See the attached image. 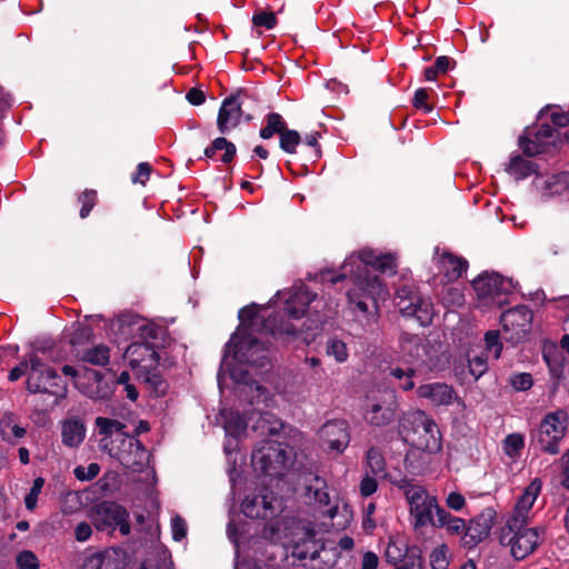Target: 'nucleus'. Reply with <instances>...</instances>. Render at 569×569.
Returning <instances> with one entry per match:
<instances>
[{
    "mask_svg": "<svg viewBox=\"0 0 569 569\" xmlns=\"http://www.w3.org/2000/svg\"><path fill=\"white\" fill-rule=\"evenodd\" d=\"M440 516L436 519L433 527L446 528L447 532L452 536L467 535V523L463 519L451 516L445 509L439 511Z\"/></svg>",
    "mask_w": 569,
    "mask_h": 569,
    "instance_id": "obj_35",
    "label": "nucleus"
},
{
    "mask_svg": "<svg viewBox=\"0 0 569 569\" xmlns=\"http://www.w3.org/2000/svg\"><path fill=\"white\" fill-rule=\"evenodd\" d=\"M506 171L516 180H522L536 172V164L531 160L516 154L510 158Z\"/></svg>",
    "mask_w": 569,
    "mask_h": 569,
    "instance_id": "obj_34",
    "label": "nucleus"
},
{
    "mask_svg": "<svg viewBox=\"0 0 569 569\" xmlns=\"http://www.w3.org/2000/svg\"><path fill=\"white\" fill-rule=\"evenodd\" d=\"M171 532L174 541H181L187 535L186 521L180 516L171 519Z\"/></svg>",
    "mask_w": 569,
    "mask_h": 569,
    "instance_id": "obj_55",
    "label": "nucleus"
},
{
    "mask_svg": "<svg viewBox=\"0 0 569 569\" xmlns=\"http://www.w3.org/2000/svg\"><path fill=\"white\" fill-rule=\"evenodd\" d=\"M347 346L343 341L332 339L328 342L327 346V355L328 356H346L347 355Z\"/></svg>",
    "mask_w": 569,
    "mask_h": 569,
    "instance_id": "obj_62",
    "label": "nucleus"
},
{
    "mask_svg": "<svg viewBox=\"0 0 569 569\" xmlns=\"http://www.w3.org/2000/svg\"><path fill=\"white\" fill-rule=\"evenodd\" d=\"M286 128V122L279 113H269L267 116V126L260 130V137L262 139H270L274 133L281 136Z\"/></svg>",
    "mask_w": 569,
    "mask_h": 569,
    "instance_id": "obj_40",
    "label": "nucleus"
},
{
    "mask_svg": "<svg viewBox=\"0 0 569 569\" xmlns=\"http://www.w3.org/2000/svg\"><path fill=\"white\" fill-rule=\"evenodd\" d=\"M103 449L132 472L142 471L149 462V452L141 441L127 433H121V439L116 441H104Z\"/></svg>",
    "mask_w": 569,
    "mask_h": 569,
    "instance_id": "obj_7",
    "label": "nucleus"
},
{
    "mask_svg": "<svg viewBox=\"0 0 569 569\" xmlns=\"http://www.w3.org/2000/svg\"><path fill=\"white\" fill-rule=\"evenodd\" d=\"M218 150H223L224 153L221 157V160L226 163L230 162L236 154V146L228 141L226 138L219 137L212 141V143L206 148L204 156L207 158L214 157Z\"/></svg>",
    "mask_w": 569,
    "mask_h": 569,
    "instance_id": "obj_36",
    "label": "nucleus"
},
{
    "mask_svg": "<svg viewBox=\"0 0 569 569\" xmlns=\"http://www.w3.org/2000/svg\"><path fill=\"white\" fill-rule=\"evenodd\" d=\"M221 419L226 431V443L224 452L228 457V461L232 460V456L236 455L238 448V439L243 435L247 428V421L243 419L238 411L232 409L221 410Z\"/></svg>",
    "mask_w": 569,
    "mask_h": 569,
    "instance_id": "obj_20",
    "label": "nucleus"
},
{
    "mask_svg": "<svg viewBox=\"0 0 569 569\" xmlns=\"http://www.w3.org/2000/svg\"><path fill=\"white\" fill-rule=\"evenodd\" d=\"M92 336V329L89 326L84 323H73L70 332L64 336L68 340H61L62 346L69 350L68 353L78 352L76 348L89 343Z\"/></svg>",
    "mask_w": 569,
    "mask_h": 569,
    "instance_id": "obj_31",
    "label": "nucleus"
},
{
    "mask_svg": "<svg viewBox=\"0 0 569 569\" xmlns=\"http://www.w3.org/2000/svg\"><path fill=\"white\" fill-rule=\"evenodd\" d=\"M100 467L98 463H90L88 467L78 466L74 468L73 473L78 480L89 481L99 475Z\"/></svg>",
    "mask_w": 569,
    "mask_h": 569,
    "instance_id": "obj_52",
    "label": "nucleus"
},
{
    "mask_svg": "<svg viewBox=\"0 0 569 569\" xmlns=\"http://www.w3.org/2000/svg\"><path fill=\"white\" fill-rule=\"evenodd\" d=\"M532 313L525 306H518L506 311L501 316L503 338L512 343H518L531 328Z\"/></svg>",
    "mask_w": 569,
    "mask_h": 569,
    "instance_id": "obj_16",
    "label": "nucleus"
},
{
    "mask_svg": "<svg viewBox=\"0 0 569 569\" xmlns=\"http://www.w3.org/2000/svg\"><path fill=\"white\" fill-rule=\"evenodd\" d=\"M282 297L284 309L282 315H269L268 307L251 305L239 310V326L224 346L223 356H253L261 352H277L279 346L297 340L305 332L302 341L309 342L308 331L318 329L321 320L299 323L305 317L307 307L315 300L305 284L295 286L288 290L278 291L269 305L276 303L274 299Z\"/></svg>",
    "mask_w": 569,
    "mask_h": 569,
    "instance_id": "obj_1",
    "label": "nucleus"
},
{
    "mask_svg": "<svg viewBox=\"0 0 569 569\" xmlns=\"http://www.w3.org/2000/svg\"><path fill=\"white\" fill-rule=\"evenodd\" d=\"M290 460L288 451L280 443L270 440L252 452L254 471L266 476H281Z\"/></svg>",
    "mask_w": 569,
    "mask_h": 569,
    "instance_id": "obj_11",
    "label": "nucleus"
},
{
    "mask_svg": "<svg viewBox=\"0 0 569 569\" xmlns=\"http://www.w3.org/2000/svg\"><path fill=\"white\" fill-rule=\"evenodd\" d=\"M541 197H552L569 191V172L537 174L532 181Z\"/></svg>",
    "mask_w": 569,
    "mask_h": 569,
    "instance_id": "obj_24",
    "label": "nucleus"
},
{
    "mask_svg": "<svg viewBox=\"0 0 569 569\" xmlns=\"http://www.w3.org/2000/svg\"><path fill=\"white\" fill-rule=\"evenodd\" d=\"M27 433L24 427L20 425L19 417L12 412H6L0 418V436L2 440L9 443H16Z\"/></svg>",
    "mask_w": 569,
    "mask_h": 569,
    "instance_id": "obj_29",
    "label": "nucleus"
},
{
    "mask_svg": "<svg viewBox=\"0 0 569 569\" xmlns=\"http://www.w3.org/2000/svg\"><path fill=\"white\" fill-rule=\"evenodd\" d=\"M510 383L516 390L525 391L532 386V377L529 373H518L510 378Z\"/></svg>",
    "mask_w": 569,
    "mask_h": 569,
    "instance_id": "obj_56",
    "label": "nucleus"
},
{
    "mask_svg": "<svg viewBox=\"0 0 569 569\" xmlns=\"http://www.w3.org/2000/svg\"><path fill=\"white\" fill-rule=\"evenodd\" d=\"M86 426L81 419L70 418L61 422V441L66 447L78 448L86 438Z\"/></svg>",
    "mask_w": 569,
    "mask_h": 569,
    "instance_id": "obj_26",
    "label": "nucleus"
},
{
    "mask_svg": "<svg viewBox=\"0 0 569 569\" xmlns=\"http://www.w3.org/2000/svg\"><path fill=\"white\" fill-rule=\"evenodd\" d=\"M442 300L446 306H461L463 303V295L458 288H449Z\"/></svg>",
    "mask_w": 569,
    "mask_h": 569,
    "instance_id": "obj_61",
    "label": "nucleus"
},
{
    "mask_svg": "<svg viewBox=\"0 0 569 569\" xmlns=\"http://www.w3.org/2000/svg\"><path fill=\"white\" fill-rule=\"evenodd\" d=\"M241 106L242 102L239 96H231L222 101L217 119L218 129L221 133L234 129L240 123L243 116Z\"/></svg>",
    "mask_w": 569,
    "mask_h": 569,
    "instance_id": "obj_23",
    "label": "nucleus"
},
{
    "mask_svg": "<svg viewBox=\"0 0 569 569\" xmlns=\"http://www.w3.org/2000/svg\"><path fill=\"white\" fill-rule=\"evenodd\" d=\"M375 477L376 476L370 475L369 472H366V475L362 477L359 485L360 495L362 497H369L377 491L378 482Z\"/></svg>",
    "mask_w": 569,
    "mask_h": 569,
    "instance_id": "obj_54",
    "label": "nucleus"
},
{
    "mask_svg": "<svg viewBox=\"0 0 569 569\" xmlns=\"http://www.w3.org/2000/svg\"><path fill=\"white\" fill-rule=\"evenodd\" d=\"M430 566L432 569H448L450 563V551L447 545H439L430 553Z\"/></svg>",
    "mask_w": 569,
    "mask_h": 569,
    "instance_id": "obj_41",
    "label": "nucleus"
},
{
    "mask_svg": "<svg viewBox=\"0 0 569 569\" xmlns=\"http://www.w3.org/2000/svg\"><path fill=\"white\" fill-rule=\"evenodd\" d=\"M545 529L529 523L506 521L500 532V543L509 547L511 556L522 560L531 555L542 541Z\"/></svg>",
    "mask_w": 569,
    "mask_h": 569,
    "instance_id": "obj_6",
    "label": "nucleus"
},
{
    "mask_svg": "<svg viewBox=\"0 0 569 569\" xmlns=\"http://www.w3.org/2000/svg\"><path fill=\"white\" fill-rule=\"evenodd\" d=\"M396 305L406 317H413L421 326L432 321V303L417 291L415 284L406 283L397 290Z\"/></svg>",
    "mask_w": 569,
    "mask_h": 569,
    "instance_id": "obj_12",
    "label": "nucleus"
},
{
    "mask_svg": "<svg viewBox=\"0 0 569 569\" xmlns=\"http://www.w3.org/2000/svg\"><path fill=\"white\" fill-rule=\"evenodd\" d=\"M485 351L491 356H500L502 342L500 341L499 331L492 330L485 335Z\"/></svg>",
    "mask_w": 569,
    "mask_h": 569,
    "instance_id": "obj_49",
    "label": "nucleus"
},
{
    "mask_svg": "<svg viewBox=\"0 0 569 569\" xmlns=\"http://www.w3.org/2000/svg\"><path fill=\"white\" fill-rule=\"evenodd\" d=\"M43 485H44L43 478L38 477L34 479L29 493L24 497V505L28 510L32 511L37 507V501H38L39 495L41 493Z\"/></svg>",
    "mask_w": 569,
    "mask_h": 569,
    "instance_id": "obj_50",
    "label": "nucleus"
},
{
    "mask_svg": "<svg viewBox=\"0 0 569 569\" xmlns=\"http://www.w3.org/2000/svg\"><path fill=\"white\" fill-rule=\"evenodd\" d=\"M254 430H259L261 435H277L282 429V422L269 413L260 416Z\"/></svg>",
    "mask_w": 569,
    "mask_h": 569,
    "instance_id": "obj_42",
    "label": "nucleus"
},
{
    "mask_svg": "<svg viewBox=\"0 0 569 569\" xmlns=\"http://www.w3.org/2000/svg\"><path fill=\"white\" fill-rule=\"evenodd\" d=\"M461 365H467L468 373L475 380L479 379L487 370L486 358H459Z\"/></svg>",
    "mask_w": 569,
    "mask_h": 569,
    "instance_id": "obj_46",
    "label": "nucleus"
},
{
    "mask_svg": "<svg viewBox=\"0 0 569 569\" xmlns=\"http://www.w3.org/2000/svg\"><path fill=\"white\" fill-rule=\"evenodd\" d=\"M150 172H151L150 164L147 162H141L138 164L137 172L132 177V181L134 183L140 182V183L144 184L150 176Z\"/></svg>",
    "mask_w": 569,
    "mask_h": 569,
    "instance_id": "obj_63",
    "label": "nucleus"
},
{
    "mask_svg": "<svg viewBox=\"0 0 569 569\" xmlns=\"http://www.w3.org/2000/svg\"><path fill=\"white\" fill-rule=\"evenodd\" d=\"M436 253L438 256L437 263L439 269L443 272L448 281L457 280L463 272H466L468 263L465 259L455 257L446 250L439 252L438 248Z\"/></svg>",
    "mask_w": 569,
    "mask_h": 569,
    "instance_id": "obj_25",
    "label": "nucleus"
},
{
    "mask_svg": "<svg viewBox=\"0 0 569 569\" xmlns=\"http://www.w3.org/2000/svg\"><path fill=\"white\" fill-rule=\"evenodd\" d=\"M412 519V526L416 530L422 529L428 525L435 523L443 508L439 506L435 496H431L427 489L420 485H415L403 495Z\"/></svg>",
    "mask_w": 569,
    "mask_h": 569,
    "instance_id": "obj_8",
    "label": "nucleus"
},
{
    "mask_svg": "<svg viewBox=\"0 0 569 569\" xmlns=\"http://www.w3.org/2000/svg\"><path fill=\"white\" fill-rule=\"evenodd\" d=\"M58 376L53 370L46 367L39 358H32L27 378V389L32 392H46L56 397L54 403L58 402V393L51 390L57 386Z\"/></svg>",
    "mask_w": 569,
    "mask_h": 569,
    "instance_id": "obj_18",
    "label": "nucleus"
},
{
    "mask_svg": "<svg viewBox=\"0 0 569 569\" xmlns=\"http://www.w3.org/2000/svg\"><path fill=\"white\" fill-rule=\"evenodd\" d=\"M31 353H68L69 350L62 346V341L54 342L49 337H38L30 342Z\"/></svg>",
    "mask_w": 569,
    "mask_h": 569,
    "instance_id": "obj_37",
    "label": "nucleus"
},
{
    "mask_svg": "<svg viewBox=\"0 0 569 569\" xmlns=\"http://www.w3.org/2000/svg\"><path fill=\"white\" fill-rule=\"evenodd\" d=\"M228 380L238 386L239 396L250 403L271 406L272 398L269 397V392L249 378V363L244 358H222L218 372L220 388L228 386Z\"/></svg>",
    "mask_w": 569,
    "mask_h": 569,
    "instance_id": "obj_4",
    "label": "nucleus"
},
{
    "mask_svg": "<svg viewBox=\"0 0 569 569\" xmlns=\"http://www.w3.org/2000/svg\"><path fill=\"white\" fill-rule=\"evenodd\" d=\"M369 267L382 273H393L396 258L390 253L383 254L371 249H361L346 258L339 274L332 276L330 271L322 272L321 281L335 284L340 280L350 279L352 287L347 292L349 303L366 313L369 310L368 300L376 306L378 300H386L388 297L385 284L378 276L370 274Z\"/></svg>",
    "mask_w": 569,
    "mask_h": 569,
    "instance_id": "obj_2",
    "label": "nucleus"
},
{
    "mask_svg": "<svg viewBox=\"0 0 569 569\" xmlns=\"http://www.w3.org/2000/svg\"><path fill=\"white\" fill-rule=\"evenodd\" d=\"M17 565L20 569H38L39 560L32 551L24 550L17 556Z\"/></svg>",
    "mask_w": 569,
    "mask_h": 569,
    "instance_id": "obj_53",
    "label": "nucleus"
},
{
    "mask_svg": "<svg viewBox=\"0 0 569 569\" xmlns=\"http://www.w3.org/2000/svg\"><path fill=\"white\" fill-rule=\"evenodd\" d=\"M417 395L432 406H449L455 402L461 409L466 408L465 402L457 396L455 389L443 382L421 385L417 389Z\"/></svg>",
    "mask_w": 569,
    "mask_h": 569,
    "instance_id": "obj_19",
    "label": "nucleus"
},
{
    "mask_svg": "<svg viewBox=\"0 0 569 569\" xmlns=\"http://www.w3.org/2000/svg\"><path fill=\"white\" fill-rule=\"evenodd\" d=\"M379 563L378 556L372 551H367L362 556L361 569H377Z\"/></svg>",
    "mask_w": 569,
    "mask_h": 569,
    "instance_id": "obj_64",
    "label": "nucleus"
},
{
    "mask_svg": "<svg viewBox=\"0 0 569 569\" xmlns=\"http://www.w3.org/2000/svg\"><path fill=\"white\" fill-rule=\"evenodd\" d=\"M527 131V136L520 137L519 146L527 156H536L547 151L549 146L560 147L563 141L559 139V132L550 124H541L533 133Z\"/></svg>",
    "mask_w": 569,
    "mask_h": 569,
    "instance_id": "obj_17",
    "label": "nucleus"
},
{
    "mask_svg": "<svg viewBox=\"0 0 569 569\" xmlns=\"http://www.w3.org/2000/svg\"><path fill=\"white\" fill-rule=\"evenodd\" d=\"M121 553L114 549L89 556L82 569H121Z\"/></svg>",
    "mask_w": 569,
    "mask_h": 569,
    "instance_id": "obj_27",
    "label": "nucleus"
},
{
    "mask_svg": "<svg viewBox=\"0 0 569 569\" xmlns=\"http://www.w3.org/2000/svg\"><path fill=\"white\" fill-rule=\"evenodd\" d=\"M402 438L416 449L430 455L441 450L440 431L436 422L422 410L409 413L401 423Z\"/></svg>",
    "mask_w": 569,
    "mask_h": 569,
    "instance_id": "obj_5",
    "label": "nucleus"
},
{
    "mask_svg": "<svg viewBox=\"0 0 569 569\" xmlns=\"http://www.w3.org/2000/svg\"><path fill=\"white\" fill-rule=\"evenodd\" d=\"M539 117H549L552 123L559 128L569 126V110L558 111L556 109H552L551 107H548L540 111Z\"/></svg>",
    "mask_w": 569,
    "mask_h": 569,
    "instance_id": "obj_48",
    "label": "nucleus"
},
{
    "mask_svg": "<svg viewBox=\"0 0 569 569\" xmlns=\"http://www.w3.org/2000/svg\"><path fill=\"white\" fill-rule=\"evenodd\" d=\"M541 492V481L535 478L517 499L511 515L506 521H519L530 523L532 518V507Z\"/></svg>",
    "mask_w": 569,
    "mask_h": 569,
    "instance_id": "obj_22",
    "label": "nucleus"
},
{
    "mask_svg": "<svg viewBox=\"0 0 569 569\" xmlns=\"http://www.w3.org/2000/svg\"><path fill=\"white\" fill-rule=\"evenodd\" d=\"M319 437L330 451L342 453L350 441L348 423L343 420L328 421L320 428Z\"/></svg>",
    "mask_w": 569,
    "mask_h": 569,
    "instance_id": "obj_21",
    "label": "nucleus"
},
{
    "mask_svg": "<svg viewBox=\"0 0 569 569\" xmlns=\"http://www.w3.org/2000/svg\"><path fill=\"white\" fill-rule=\"evenodd\" d=\"M62 372L72 377L77 389L91 399H107L113 392L111 385L104 380L103 376L89 368L84 362L63 366Z\"/></svg>",
    "mask_w": 569,
    "mask_h": 569,
    "instance_id": "obj_9",
    "label": "nucleus"
},
{
    "mask_svg": "<svg viewBox=\"0 0 569 569\" xmlns=\"http://www.w3.org/2000/svg\"><path fill=\"white\" fill-rule=\"evenodd\" d=\"M569 415L563 409L549 412L541 420L537 440L541 449L548 453L556 455L559 451V442L567 432Z\"/></svg>",
    "mask_w": 569,
    "mask_h": 569,
    "instance_id": "obj_13",
    "label": "nucleus"
},
{
    "mask_svg": "<svg viewBox=\"0 0 569 569\" xmlns=\"http://www.w3.org/2000/svg\"><path fill=\"white\" fill-rule=\"evenodd\" d=\"M301 142L298 131L284 129L280 136V148L287 153H296L297 146Z\"/></svg>",
    "mask_w": 569,
    "mask_h": 569,
    "instance_id": "obj_44",
    "label": "nucleus"
},
{
    "mask_svg": "<svg viewBox=\"0 0 569 569\" xmlns=\"http://www.w3.org/2000/svg\"><path fill=\"white\" fill-rule=\"evenodd\" d=\"M525 440L523 437L519 433H511L506 437L503 441V451L510 458H515L519 455L520 450L523 448Z\"/></svg>",
    "mask_w": 569,
    "mask_h": 569,
    "instance_id": "obj_47",
    "label": "nucleus"
},
{
    "mask_svg": "<svg viewBox=\"0 0 569 569\" xmlns=\"http://www.w3.org/2000/svg\"><path fill=\"white\" fill-rule=\"evenodd\" d=\"M446 505L453 511H460L466 506V499L461 493L452 491L448 493L446 498Z\"/></svg>",
    "mask_w": 569,
    "mask_h": 569,
    "instance_id": "obj_58",
    "label": "nucleus"
},
{
    "mask_svg": "<svg viewBox=\"0 0 569 569\" xmlns=\"http://www.w3.org/2000/svg\"><path fill=\"white\" fill-rule=\"evenodd\" d=\"M472 287L477 298L483 306L503 303L502 297L512 291L513 284L498 273H483L473 280Z\"/></svg>",
    "mask_w": 569,
    "mask_h": 569,
    "instance_id": "obj_14",
    "label": "nucleus"
},
{
    "mask_svg": "<svg viewBox=\"0 0 569 569\" xmlns=\"http://www.w3.org/2000/svg\"><path fill=\"white\" fill-rule=\"evenodd\" d=\"M114 345L122 356H159L161 345L160 330L138 315L126 312L109 325Z\"/></svg>",
    "mask_w": 569,
    "mask_h": 569,
    "instance_id": "obj_3",
    "label": "nucleus"
},
{
    "mask_svg": "<svg viewBox=\"0 0 569 569\" xmlns=\"http://www.w3.org/2000/svg\"><path fill=\"white\" fill-rule=\"evenodd\" d=\"M400 351L402 353L412 356L419 355L420 349L423 353H427L425 345H422V339L415 335L402 333L399 338Z\"/></svg>",
    "mask_w": 569,
    "mask_h": 569,
    "instance_id": "obj_39",
    "label": "nucleus"
},
{
    "mask_svg": "<svg viewBox=\"0 0 569 569\" xmlns=\"http://www.w3.org/2000/svg\"><path fill=\"white\" fill-rule=\"evenodd\" d=\"M306 495L308 498L313 499L315 502L327 506L330 502V497L327 490L326 480L318 475L308 473L303 479Z\"/></svg>",
    "mask_w": 569,
    "mask_h": 569,
    "instance_id": "obj_30",
    "label": "nucleus"
},
{
    "mask_svg": "<svg viewBox=\"0 0 569 569\" xmlns=\"http://www.w3.org/2000/svg\"><path fill=\"white\" fill-rule=\"evenodd\" d=\"M550 373L557 379L569 378V363L567 358H545Z\"/></svg>",
    "mask_w": 569,
    "mask_h": 569,
    "instance_id": "obj_43",
    "label": "nucleus"
},
{
    "mask_svg": "<svg viewBox=\"0 0 569 569\" xmlns=\"http://www.w3.org/2000/svg\"><path fill=\"white\" fill-rule=\"evenodd\" d=\"M398 403L396 393L391 389L371 391L367 396L363 418L375 427L390 425L397 416Z\"/></svg>",
    "mask_w": 569,
    "mask_h": 569,
    "instance_id": "obj_10",
    "label": "nucleus"
},
{
    "mask_svg": "<svg viewBox=\"0 0 569 569\" xmlns=\"http://www.w3.org/2000/svg\"><path fill=\"white\" fill-rule=\"evenodd\" d=\"M383 479L389 481L391 485L399 488L403 495L410 488H412L416 483H413L406 475H403L400 470L398 471H385L381 476Z\"/></svg>",
    "mask_w": 569,
    "mask_h": 569,
    "instance_id": "obj_45",
    "label": "nucleus"
},
{
    "mask_svg": "<svg viewBox=\"0 0 569 569\" xmlns=\"http://www.w3.org/2000/svg\"><path fill=\"white\" fill-rule=\"evenodd\" d=\"M80 201L82 204L80 209V217L83 219L89 216L91 209L94 206L96 192L92 190L84 191L80 197Z\"/></svg>",
    "mask_w": 569,
    "mask_h": 569,
    "instance_id": "obj_57",
    "label": "nucleus"
},
{
    "mask_svg": "<svg viewBox=\"0 0 569 569\" xmlns=\"http://www.w3.org/2000/svg\"><path fill=\"white\" fill-rule=\"evenodd\" d=\"M252 22L256 26H263L267 29H272L276 26L277 19L273 13L261 11L253 16Z\"/></svg>",
    "mask_w": 569,
    "mask_h": 569,
    "instance_id": "obj_59",
    "label": "nucleus"
},
{
    "mask_svg": "<svg viewBox=\"0 0 569 569\" xmlns=\"http://www.w3.org/2000/svg\"><path fill=\"white\" fill-rule=\"evenodd\" d=\"M102 511L104 512L108 526L110 527H118L119 531L127 536L130 532V525L128 522V512L127 510L117 503H108L104 505L102 508Z\"/></svg>",
    "mask_w": 569,
    "mask_h": 569,
    "instance_id": "obj_32",
    "label": "nucleus"
},
{
    "mask_svg": "<svg viewBox=\"0 0 569 569\" xmlns=\"http://www.w3.org/2000/svg\"><path fill=\"white\" fill-rule=\"evenodd\" d=\"M242 512L248 518L271 520L281 511V501L267 489L248 495L241 505Z\"/></svg>",
    "mask_w": 569,
    "mask_h": 569,
    "instance_id": "obj_15",
    "label": "nucleus"
},
{
    "mask_svg": "<svg viewBox=\"0 0 569 569\" xmlns=\"http://www.w3.org/2000/svg\"><path fill=\"white\" fill-rule=\"evenodd\" d=\"M492 527L491 516L481 515L467 525V535L463 537L466 546H473L483 540L490 533Z\"/></svg>",
    "mask_w": 569,
    "mask_h": 569,
    "instance_id": "obj_28",
    "label": "nucleus"
},
{
    "mask_svg": "<svg viewBox=\"0 0 569 569\" xmlns=\"http://www.w3.org/2000/svg\"><path fill=\"white\" fill-rule=\"evenodd\" d=\"M406 555L405 548L397 541H390L386 549V558L392 565H398L402 561Z\"/></svg>",
    "mask_w": 569,
    "mask_h": 569,
    "instance_id": "obj_51",
    "label": "nucleus"
},
{
    "mask_svg": "<svg viewBox=\"0 0 569 569\" xmlns=\"http://www.w3.org/2000/svg\"><path fill=\"white\" fill-rule=\"evenodd\" d=\"M96 426L99 430V433L103 436L101 439V447L103 448L104 441H116V439H121V433H126L123 431L124 425L118 420L98 417L96 419Z\"/></svg>",
    "mask_w": 569,
    "mask_h": 569,
    "instance_id": "obj_33",
    "label": "nucleus"
},
{
    "mask_svg": "<svg viewBox=\"0 0 569 569\" xmlns=\"http://www.w3.org/2000/svg\"><path fill=\"white\" fill-rule=\"evenodd\" d=\"M367 472L373 476H382L386 471V461L380 450L375 447L368 449L366 455Z\"/></svg>",
    "mask_w": 569,
    "mask_h": 569,
    "instance_id": "obj_38",
    "label": "nucleus"
},
{
    "mask_svg": "<svg viewBox=\"0 0 569 569\" xmlns=\"http://www.w3.org/2000/svg\"><path fill=\"white\" fill-rule=\"evenodd\" d=\"M429 98L427 89L420 88L416 90L412 103L418 109H423L425 112L429 113L432 110V107L427 104V100Z\"/></svg>",
    "mask_w": 569,
    "mask_h": 569,
    "instance_id": "obj_60",
    "label": "nucleus"
}]
</instances>
